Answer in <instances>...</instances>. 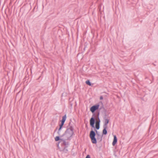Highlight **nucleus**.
Instances as JSON below:
<instances>
[{"instance_id":"1","label":"nucleus","mask_w":158,"mask_h":158,"mask_svg":"<svg viewBox=\"0 0 158 158\" xmlns=\"http://www.w3.org/2000/svg\"><path fill=\"white\" fill-rule=\"evenodd\" d=\"M97 130L95 128L94 131L92 129L90 132L89 137L92 143L93 144H96L97 143V140L99 142H101L102 140L103 136L101 135Z\"/></svg>"},{"instance_id":"2","label":"nucleus","mask_w":158,"mask_h":158,"mask_svg":"<svg viewBox=\"0 0 158 158\" xmlns=\"http://www.w3.org/2000/svg\"><path fill=\"white\" fill-rule=\"evenodd\" d=\"M73 130V128L72 127L69 128H67L64 134L62 135H61L60 134L59 136L61 138L63 137L65 139H69L70 140L72 139L73 135H74Z\"/></svg>"},{"instance_id":"3","label":"nucleus","mask_w":158,"mask_h":158,"mask_svg":"<svg viewBox=\"0 0 158 158\" xmlns=\"http://www.w3.org/2000/svg\"><path fill=\"white\" fill-rule=\"evenodd\" d=\"M55 141H58L57 147H59V145L60 144L61 145H63L64 146V147H68L69 145V142H66V140H69V139H65L63 138H61L60 136H56L55 138Z\"/></svg>"},{"instance_id":"4","label":"nucleus","mask_w":158,"mask_h":158,"mask_svg":"<svg viewBox=\"0 0 158 158\" xmlns=\"http://www.w3.org/2000/svg\"><path fill=\"white\" fill-rule=\"evenodd\" d=\"M103 105V103L102 101L99 102L98 103L92 106L90 108V110L92 113H94V112L96 110H98L99 109L100 104Z\"/></svg>"},{"instance_id":"5","label":"nucleus","mask_w":158,"mask_h":158,"mask_svg":"<svg viewBox=\"0 0 158 158\" xmlns=\"http://www.w3.org/2000/svg\"><path fill=\"white\" fill-rule=\"evenodd\" d=\"M66 115L65 114L62 118V120L60 121L61 123L59 125V127L57 131V134L59 135H60V131L62 128H63L64 122L66 119Z\"/></svg>"},{"instance_id":"6","label":"nucleus","mask_w":158,"mask_h":158,"mask_svg":"<svg viewBox=\"0 0 158 158\" xmlns=\"http://www.w3.org/2000/svg\"><path fill=\"white\" fill-rule=\"evenodd\" d=\"M92 113L93 114L92 117L89 120L90 125L92 127L95 128V127H94V124L95 123H96V121H98L96 119V115L95 112H94V113Z\"/></svg>"},{"instance_id":"7","label":"nucleus","mask_w":158,"mask_h":158,"mask_svg":"<svg viewBox=\"0 0 158 158\" xmlns=\"http://www.w3.org/2000/svg\"><path fill=\"white\" fill-rule=\"evenodd\" d=\"M101 109H99V110L98 111L97 116V118L98 120V121H96L95 124V128L97 130H98L100 128V119L99 118V115L100 114V111Z\"/></svg>"},{"instance_id":"8","label":"nucleus","mask_w":158,"mask_h":158,"mask_svg":"<svg viewBox=\"0 0 158 158\" xmlns=\"http://www.w3.org/2000/svg\"><path fill=\"white\" fill-rule=\"evenodd\" d=\"M103 109V111L102 112V113L104 114V116H103V119H107L106 117L107 116V115L106 114V110L104 108V105L102 106H101L100 108V109Z\"/></svg>"},{"instance_id":"9","label":"nucleus","mask_w":158,"mask_h":158,"mask_svg":"<svg viewBox=\"0 0 158 158\" xmlns=\"http://www.w3.org/2000/svg\"><path fill=\"white\" fill-rule=\"evenodd\" d=\"M67 147H64L63 148H61L59 147H58V148L60 149V152H62L63 153H67L68 151V150L67 149Z\"/></svg>"},{"instance_id":"10","label":"nucleus","mask_w":158,"mask_h":158,"mask_svg":"<svg viewBox=\"0 0 158 158\" xmlns=\"http://www.w3.org/2000/svg\"><path fill=\"white\" fill-rule=\"evenodd\" d=\"M117 138L115 135L114 136V139L112 142V144L113 146H114L117 143Z\"/></svg>"},{"instance_id":"11","label":"nucleus","mask_w":158,"mask_h":158,"mask_svg":"<svg viewBox=\"0 0 158 158\" xmlns=\"http://www.w3.org/2000/svg\"><path fill=\"white\" fill-rule=\"evenodd\" d=\"M103 129L102 130V136H103V135H106L107 133V127L103 126Z\"/></svg>"},{"instance_id":"12","label":"nucleus","mask_w":158,"mask_h":158,"mask_svg":"<svg viewBox=\"0 0 158 158\" xmlns=\"http://www.w3.org/2000/svg\"><path fill=\"white\" fill-rule=\"evenodd\" d=\"M104 120L105 121L103 126L107 127V125L109 123V119L107 118Z\"/></svg>"},{"instance_id":"13","label":"nucleus","mask_w":158,"mask_h":158,"mask_svg":"<svg viewBox=\"0 0 158 158\" xmlns=\"http://www.w3.org/2000/svg\"><path fill=\"white\" fill-rule=\"evenodd\" d=\"M86 84L90 86H92L93 85V84H91V82H90L89 80H87L85 81Z\"/></svg>"},{"instance_id":"14","label":"nucleus","mask_w":158,"mask_h":158,"mask_svg":"<svg viewBox=\"0 0 158 158\" xmlns=\"http://www.w3.org/2000/svg\"><path fill=\"white\" fill-rule=\"evenodd\" d=\"M71 127H73V125L72 124L71 122H70L69 123V124L68 126H67V128H69Z\"/></svg>"},{"instance_id":"15","label":"nucleus","mask_w":158,"mask_h":158,"mask_svg":"<svg viewBox=\"0 0 158 158\" xmlns=\"http://www.w3.org/2000/svg\"><path fill=\"white\" fill-rule=\"evenodd\" d=\"M85 158H91V157L89 155H88L86 156Z\"/></svg>"},{"instance_id":"16","label":"nucleus","mask_w":158,"mask_h":158,"mask_svg":"<svg viewBox=\"0 0 158 158\" xmlns=\"http://www.w3.org/2000/svg\"><path fill=\"white\" fill-rule=\"evenodd\" d=\"M103 97L102 96H100V100H102L103 99Z\"/></svg>"},{"instance_id":"17","label":"nucleus","mask_w":158,"mask_h":158,"mask_svg":"<svg viewBox=\"0 0 158 158\" xmlns=\"http://www.w3.org/2000/svg\"><path fill=\"white\" fill-rule=\"evenodd\" d=\"M58 127H57L56 128V129L55 130H54V132H56V131H57V129H58Z\"/></svg>"},{"instance_id":"18","label":"nucleus","mask_w":158,"mask_h":158,"mask_svg":"<svg viewBox=\"0 0 158 158\" xmlns=\"http://www.w3.org/2000/svg\"><path fill=\"white\" fill-rule=\"evenodd\" d=\"M153 64L154 66H156V64H154V63H153V64Z\"/></svg>"}]
</instances>
